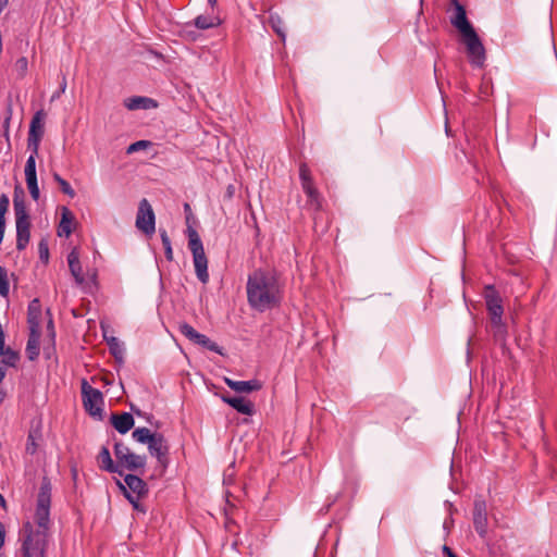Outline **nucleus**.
I'll list each match as a JSON object with an SVG mask.
<instances>
[{"label":"nucleus","mask_w":557,"mask_h":557,"mask_svg":"<svg viewBox=\"0 0 557 557\" xmlns=\"http://www.w3.org/2000/svg\"><path fill=\"white\" fill-rule=\"evenodd\" d=\"M51 483L45 476L41 481L37 496V506L35 511V525L27 521L21 530L22 557H46L47 541L50 528V505H51Z\"/></svg>","instance_id":"obj_1"},{"label":"nucleus","mask_w":557,"mask_h":557,"mask_svg":"<svg viewBox=\"0 0 557 557\" xmlns=\"http://www.w3.org/2000/svg\"><path fill=\"white\" fill-rule=\"evenodd\" d=\"M246 293L249 307L262 313L281 305L284 289L274 270L256 269L248 275Z\"/></svg>","instance_id":"obj_2"},{"label":"nucleus","mask_w":557,"mask_h":557,"mask_svg":"<svg viewBox=\"0 0 557 557\" xmlns=\"http://www.w3.org/2000/svg\"><path fill=\"white\" fill-rule=\"evenodd\" d=\"M13 208L16 226V248L22 251L30 239V219L24 200V191L20 186L14 189Z\"/></svg>","instance_id":"obj_3"},{"label":"nucleus","mask_w":557,"mask_h":557,"mask_svg":"<svg viewBox=\"0 0 557 557\" xmlns=\"http://www.w3.org/2000/svg\"><path fill=\"white\" fill-rule=\"evenodd\" d=\"M82 396L86 411L92 417H100L103 406L102 393L94 388L86 380H83Z\"/></svg>","instance_id":"obj_4"},{"label":"nucleus","mask_w":557,"mask_h":557,"mask_svg":"<svg viewBox=\"0 0 557 557\" xmlns=\"http://www.w3.org/2000/svg\"><path fill=\"white\" fill-rule=\"evenodd\" d=\"M462 38L471 64L476 67L483 66L486 58L485 48L475 30L473 29L470 33L462 35Z\"/></svg>","instance_id":"obj_5"},{"label":"nucleus","mask_w":557,"mask_h":557,"mask_svg":"<svg viewBox=\"0 0 557 557\" xmlns=\"http://www.w3.org/2000/svg\"><path fill=\"white\" fill-rule=\"evenodd\" d=\"M135 224L140 232L148 236H151L156 231L154 212L146 198L139 201Z\"/></svg>","instance_id":"obj_6"},{"label":"nucleus","mask_w":557,"mask_h":557,"mask_svg":"<svg viewBox=\"0 0 557 557\" xmlns=\"http://www.w3.org/2000/svg\"><path fill=\"white\" fill-rule=\"evenodd\" d=\"M472 522L478 535L485 541L488 533L487 505L486 502L481 497L474 499Z\"/></svg>","instance_id":"obj_7"},{"label":"nucleus","mask_w":557,"mask_h":557,"mask_svg":"<svg viewBox=\"0 0 557 557\" xmlns=\"http://www.w3.org/2000/svg\"><path fill=\"white\" fill-rule=\"evenodd\" d=\"M45 112L42 110L37 111L29 125L27 148L34 153H38L39 144L44 136V119Z\"/></svg>","instance_id":"obj_8"},{"label":"nucleus","mask_w":557,"mask_h":557,"mask_svg":"<svg viewBox=\"0 0 557 557\" xmlns=\"http://www.w3.org/2000/svg\"><path fill=\"white\" fill-rule=\"evenodd\" d=\"M180 332L188 338L190 342L207 348L210 351H214L216 354L222 355V350L220 346L212 342L208 336L197 332L190 324L182 323L180 324Z\"/></svg>","instance_id":"obj_9"},{"label":"nucleus","mask_w":557,"mask_h":557,"mask_svg":"<svg viewBox=\"0 0 557 557\" xmlns=\"http://www.w3.org/2000/svg\"><path fill=\"white\" fill-rule=\"evenodd\" d=\"M484 299L490 320L500 319L504 314L503 300L493 285H487L484 290Z\"/></svg>","instance_id":"obj_10"},{"label":"nucleus","mask_w":557,"mask_h":557,"mask_svg":"<svg viewBox=\"0 0 557 557\" xmlns=\"http://www.w3.org/2000/svg\"><path fill=\"white\" fill-rule=\"evenodd\" d=\"M151 456L156 457L162 467L168 465L169 445L162 433L154 432V436L147 444Z\"/></svg>","instance_id":"obj_11"},{"label":"nucleus","mask_w":557,"mask_h":557,"mask_svg":"<svg viewBox=\"0 0 557 557\" xmlns=\"http://www.w3.org/2000/svg\"><path fill=\"white\" fill-rule=\"evenodd\" d=\"M451 4L455 8V13L450 16V23L454 27H456L459 33L462 35L470 33L473 30V26L467 18L466 10L462 4L458 0H450Z\"/></svg>","instance_id":"obj_12"},{"label":"nucleus","mask_w":557,"mask_h":557,"mask_svg":"<svg viewBox=\"0 0 557 557\" xmlns=\"http://www.w3.org/2000/svg\"><path fill=\"white\" fill-rule=\"evenodd\" d=\"M221 399L242 414L251 416L255 412L253 404L242 396L222 395Z\"/></svg>","instance_id":"obj_13"},{"label":"nucleus","mask_w":557,"mask_h":557,"mask_svg":"<svg viewBox=\"0 0 557 557\" xmlns=\"http://www.w3.org/2000/svg\"><path fill=\"white\" fill-rule=\"evenodd\" d=\"M225 384L236 393H251L262 388V383L259 380L250 381H235L230 377H224Z\"/></svg>","instance_id":"obj_14"},{"label":"nucleus","mask_w":557,"mask_h":557,"mask_svg":"<svg viewBox=\"0 0 557 557\" xmlns=\"http://www.w3.org/2000/svg\"><path fill=\"white\" fill-rule=\"evenodd\" d=\"M221 23H222V20L215 13V9H210V12H207L206 14L198 15L194 20L193 25L198 29L206 30L209 28L216 27Z\"/></svg>","instance_id":"obj_15"},{"label":"nucleus","mask_w":557,"mask_h":557,"mask_svg":"<svg viewBox=\"0 0 557 557\" xmlns=\"http://www.w3.org/2000/svg\"><path fill=\"white\" fill-rule=\"evenodd\" d=\"M67 263L70 272L74 277L76 284L82 285L85 282V277L83 275L82 264L79 261V252L76 247H74L67 255Z\"/></svg>","instance_id":"obj_16"},{"label":"nucleus","mask_w":557,"mask_h":557,"mask_svg":"<svg viewBox=\"0 0 557 557\" xmlns=\"http://www.w3.org/2000/svg\"><path fill=\"white\" fill-rule=\"evenodd\" d=\"M124 485L127 491L138 496H146L148 494L147 483L135 474H126L124 476Z\"/></svg>","instance_id":"obj_17"},{"label":"nucleus","mask_w":557,"mask_h":557,"mask_svg":"<svg viewBox=\"0 0 557 557\" xmlns=\"http://www.w3.org/2000/svg\"><path fill=\"white\" fill-rule=\"evenodd\" d=\"M193 261H194V267H195V272H196L197 278L203 284L208 283V281H209L208 259H207L205 251L194 253Z\"/></svg>","instance_id":"obj_18"},{"label":"nucleus","mask_w":557,"mask_h":557,"mask_svg":"<svg viewBox=\"0 0 557 557\" xmlns=\"http://www.w3.org/2000/svg\"><path fill=\"white\" fill-rule=\"evenodd\" d=\"M110 420L113 428L121 434L127 433L134 426V418L129 412L112 414Z\"/></svg>","instance_id":"obj_19"},{"label":"nucleus","mask_w":557,"mask_h":557,"mask_svg":"<svg viewBox=\"0 0 557 557\" xmlns=\"http://www.w3.org/2000/svg\"><path fill=\"white\" fill-rule=\"evenodd\" d=\"M39 339H40V330L29 329V335H28V341L26 344L25 351H26L27 358L30 361L36 360L39 356V351H40Z\"/></svg>","instance_id":"obj_20"},{"label":"nucleus","mask_w":557,"mask_h":557,"mask_svg":"<svg viewBox=\"0 0 557 557\" xmlns=\"http://www.w3.org/2000/svg\"><path fill=\"white\" fill-rule=\"evenodd\" d=\"M97 459H98V465H99L100 469L108 471L110 473L122 474V471L119 470V465H115L113 462L108 447H106V446L101 447Z\"/></svg>","instance_id":"obj_21"},{"label":"nucleus","mask_w":557,"mask_h":557,"mask_svg":"<svg viewBox=\"0 0 557 557\" xmlns=\"http://www.w3.org/2000/svg\"><path fill=\"white\" fill-rule=\"evenodd\" d=\"M41 306L39 299H33L28 305L27 322L29 329L40 330Z\"/></svg>","instance_id":"obj_22"},{"label":"nucleus","mask_w":557,"mask_h":557,"mask_svg":"<svg viewBox=\"0 0 557 557\" xmlns=\"http://www.w3.org/2000/svg\"><path fill=\"white\" fill-rule=\"evenodd\" d=\"M117 465L126 468L129 471H137L139 469L145 468L146 456L137 455V454L131 451Z\"/></svg>","instance_id":"obj_23"},{"label":"nucleus","mask_w":557,"mask_h":557,"mask_svg":"<svg viewBox=\"0 0 557 557\" xmlns=\"http://www.w3.org/2000/svg\"><path fill=\"white\" fill-rule=\"evenodd\" d=\"M73 222H74V215H73L72 211L66 207H62L61 221L58 226V235L69 237L73 231L72 230Z\"/></svg>","instance_id":"obj_24"},{"label":"nucleus","mask_w":557,"mask_h":557,"mask_svg":"<svg viewBox=\"0 0 557 557\" xmlns=\"http://www.w3.org/2000/svg\"><path fill=\"white\" fill-rule=\"evenodd\" d=\"M103 337L107 342L110 354L115 358L116 361L122 363L125 357L124 345L115 336H107L106 334H103Z\"/></svg>","instance_id":"obj_25"},{"label":"nucleus","mask_w":557,"mask_h":557,"mask_svg":"<svg viewBox=\"0 0 557 557\" xmlns=\"http://www.w3.org/2000/svg\"><path fill=\"white\" fill-rule=\"evenodd\" d=\"M302 190L308 198L307 203L315 211L321 210L322 198L314 184H305V186H302Z\"/></svg>","instance_id":"obj_26"},{"label":"nucleus","mask_w":557,"mask_h":557,"mask_svg":"<svg viewBox=\"0 0 557 557\" xmlns=\"http://www.w3.org/2000/svg\"><path fill=\"white\" fill-rule=\"evenodd\" d=\"M125 107L128 110L150 109L157 107V103L151 98L135 96L125 100Z\"/></svg>","instance_id":"obj_27"},{"label":"nucleus","mask_w":557,"mask_h":557,"mask_svg":"<svg viewBox=\"0 0 557 557\" xmlns=\"http://www.w3.org/2000/svg\"><path fill=\"white\" fill-rule=\"evenodd\" d=\"M188 234V248L191 251V253H198L205 251L203 245L201 242V238L198 234V232L193 228L191 226H188L187 228Z\"/></svg>","instance_id":"obj_28"},{"label":"nucleus","mask_w":557,"mask_h":557,"mask_svg":"<svg viewBox=\"0 0 557 557\" xmlns=\"http://www.w3.org/2000/svg\"><path fill=\"white\" fill-rule=\"evenodd\" d=\"M491 322V332L496 342H503L507 335V327L503 322V318L490 320Z\"/></svg>","instance_id":"obj_29"},{"label":"nucleus","mask_w":557,"mask_h":557,"mask_svg":"<svg viewBox=\"0 0 557 557\" xmlns=\"http://www.w3.org/2000/svg\"><path fill=\"white\" fill-rule=\"evenodd\" d=\"M153 436L154 433L147 428H137L132 433V437L140 444H148Z\"/></svg>","instance_id":"obj_30"},{"label":"nucleus","mask_w":557,"mask_h":557,"mask_svg":"<svg viewBox=\"0 0 557 557\" xmlns=\"http://www.w3.org/2000/svg\"><path fill=\"white\" fill-rule=\"evenodd\" d=\"M41 437V434L38 430H32L27 436L26 443V453L29 455H35L38 449L37 441Z\"/></svg>","instance_id":"obj_31"},{"label":"nucleus","mask_w":557,"mask_h":557,"mask_svg":"<svg viewBox=\"0 0 557 557\" xmlns=\"http://www.w3.org/2000/svg\"><path fill=\"white\" fill-rule=\"evenodd\" d=\"M37 154L38 153H34L32 151L30 156L26 160L25 170H24L26 181L37 178V174H36V156Z\"/></svg>","instance_id":"obj_32"},{"label":"nucleus","mask_w":557,"mask_h":557,"mask_svg":"<svg viewBox=\"0 0 557 557\" xmlns=\"http://www.w3.org/2000/svg\"><path fill=\"white\" fill-rule=\"evenodd\" d=\"M269 23L272 27V29L281 37V39L285 40V26L284 22L278 15H271L269 18Z\"/></svg>","instance_id":"obj_33"},{"label":"nucleus","mask_w":557,"mask_h":557,"mask_svg":"<svg viewBox=\"0 0 557 557\" xmlns=\"http://www.w3.org/2000/svg\"><path fill=\"white\" fill-rule=\"evenodd\" d=\"M0 356H3V359L0 362L10 367H14L20 358L18 354L12 350L10 347H4L3 352Z\"/></svg>","instance_id":"obj_34"},{"label":"nucleus","mask_w":557,"mask_h":557,"mask_svg":"<svg viewBox=\"0 0 557 557\" xmlns=\"http://www.w3.org/2000/svg\"><path fill=\"white\" fill-rule=\"evenodd\" d=\"M10 292V284L8 280V272L0 265V295L7 297Z\"/></svg>","instance_id":"obj_35"},{"label":"nucleus","mask_w":557,"mask_h":557,"mask_svg":"<svg viewBox=\"0 0 557 557\" xmlns=\"http://www.w3.org/2000/svg\"><path fill=\"white\" fill-rule=\"evenodd\" d=\"M132 450L124 445L122 442H116L114 444V455L117 460V463L123 460V458L128 455Z\"/></svg>","instance_id":"obj_36"},{"label":"nucleus","mask_w":557,"mask_h":557,"mask_svg":"<svg viewBox=\"0 0 557 557\" xmlns=\"http://www.w3.org/2000/svg\"><path fill=\"white\" fill-rule=\"evenodd\" d=\"M299 177L301 181V187L305 186V184H313L310 170L306 164H300L299 166Z\"/></svg>","instance_id":"obj_37"},{"label":"nucleus","mask_w":557,"mask_h":557,"mask_svg":"<svg viewBox=\"0 0 557 557\" xmlns=\"http://www.w3.org/2000/svg\"><path fill=\"white\" fill-rule=\"evenodd\" d=\"M117 485L121 488V491L123 492L126 499L133 505V507L135 506V504L140 503L139 500L144 496H138V495L132 494L131 492L127 491L126 486L120 481H117Z\"/></svg>","instance_id":"obj_38"},{"label":"nucleus","mask_w":557,"mask_h":557,"mask_svg":"<svg viewBox=\"0 0 557 557\" xmlns=\"http://www.w3.org/2000/svg\"><path fill=\"white\" fill-rule=\"evenodd\" d=\"M117 485L121 488V491L123 492L126 499L133 505V507L135 506V504L140 503L139 500L144 496H138V495L132 494L131 492L127 491L126 486L120 481H117Z\"/></svg>","instance_id":"obj_39"},{"label":"nucleus","mask_w":557,"mask_h":557,"mask_svg":"<svg viewBox=\"0 0 557 557\" xmlns=\"http://www.w3.org/2000/svg\"><path fill=\"white\" fill-rule=\"evenodd\" d=\"M150 145H151V143L149 140H138V141H135V143L131 144L127 147L126 153L127 154H132V153L137 152L139 150L148 148Z\"/></svg>","instance_id":"obj_40"},{"label":"nucleus","mask_w":557,"mask_h":557,"mask_svg":"<svg viewBox=\"0 0 557 557\" xmlns=\"http://www.w3.org/2000/svg\"><path fill=\"white\" fill-rule=\"evenodd\" d=\"M39 258L44 262H48L49 259V247L46 240H40L38 244Z\"/></svg>","instance_id":"obj_41"},{"label":"nucleus","mask_w":557,"mask_h":557,"mask_svg":"<svg viewBox=\"0 0 557 557\" xmlns=\"http://www.w3.org/2000/svg\"><path fill=\"white\" fill-rule=\"evenodd\" d=\"M27 59L25 57L18 58L15 62V70L18 72V75L23 77L27 71Z\"/></svg>","instance_id":"obj_42"},{"label":"nucleus","mask_w":557,"mask_h":557,"mask_svg":"<svg viewBox=\"0 0 557 557\" xmlns=\"http://www.w3.org/2000/svg\"><path fill=\"white\" fill-rule=\"evenodd\" d=\"M10 200L5 194L0 196V218L5 219V213L9 209Z\"/></svg>","instance_id":"obj_43"},{"label":"nucleus","mask_w":557,"mask_h":557,"mask_svg":"<svg viewBox=\"0 0 557 557\" xmlns=\"http://www.w3.org/2000/svg\"><path fill=\"white\" fill-rule=\"evenodd\" d=\"M60 188L62 190L63 194L67 195L69 197L71 198H74L75 197V191L74 189L71 187V185L69 184L67 181H63V182H60Z\"/></svg>","instance_id":"obj_44"},{"label":"nucleus","mask_w":557,"mask_h":557,"mask_svg":"<svg viewBox=\"0 0 557 557\" xmlns=\"http://www.w3.org/2000/svg\"><path fill=\"white\" fill-rule=\"evenodd\" d=\"M11 116H12V107H11V104H9L8 106V114H7V116L4 119V123H3L4 134L8 139H9V127H10Z\"/></svg>","instance_id":"obj_45"},{"label":"nucleus","mask_w":557,"mask_h":557,"mask_svg":"<svg viewBox=\"0 0 557 557\" xmlns=\"http://www.w3.org/2000/svg\"><path fill=\"white\" fill-rule=\"evenodd\" d=\"M159 232H160V237H161L164 250L166 249V247H172L171 239H170L166 231L160 228Z\"/></svg>","instance_id":"obj_46"},{"label":"nucleus","mask_w":557,"mask_h":557,"mask_svg":"<svg viewBox=\"0 0 557 557\" xmlns=\"http://www.w3.org/2000/svg\"><path fill=\"white\" fill-rule=\"evenodd\" d=\"M443 553L447 557H458L448 546H443Z\"/></svg>","instance_id":"obj_47"},{"label":"nucleus","mask_w":557,"mask_h":557,"mask_svg":"<svg viewBox=\"0 0 557 557\" xmlns=\"http://www.w3.org/2000/svg\"><path fill=\"white\" fill-rule=\"evenodd\" d=\"M29 194H30L32 198L35 201H37L39 199V196H40L39 187H36L35 189H29Z\"/></svg>","instance_id":"obj_48"},{"label":"nucleus","mask_w":557,"mask_h":557,"mask_svg":"<svg viewBox=\"0 0 557 557\" xmlns=\"http://www.w3.org/2000/svg\"><path fill=\"white\" fill-rule=\"evenodd\" d=\"M48 332L52 339H54V329H53V321L50 319L47 324Z\"/></svg>","instance_id":"obj_49"},{"label":"nucleus","mask_w":557,"mask_h":557,"mask_svg":"<svg viewBox=\"0 0 557 557\" xmlns=\"http://www.w3.org/2000/svg\"><path fill=\"white\" fill-rule=\"evenodd\" d=\"M4 536H5V531H4V527L3 524L0 522V548L3 546L4 544Z\"/></svg>","instance_id":"obj_50"},{"label":"nucleus","mask_w":557,"mask_h":557,"mask_svg":"<svg viewBox=\"0 0 557 557\" xmlns=\"http://www.w3.org/2000/svg\"><path fill=\"white\" fill-rule=\"evenodd\" d=\"M26 184H27L28 190L29 189H35L36 187H38L37 178L30 180V181H26Z\"/></svg>","instance_id":"obj_51"},{"label":"nucleus","mask_w":557,"mask_h":557,"mask_svg":"<svg viewBox=\"0 0 557 557\" xmlns=\"http://www.w3.org/2000/svg\"><path fill=\"white\" fill-rule=\"evenodd\" d=\"M164 253H165V258H166L169 261H172V260H173V250H172V247H166V249L164 250Z\"/></svg>","instance_id":"obj_52"},{"label":"nucleus","mask_w":557,"mask_h":557,"mask_svg":"<svg viewBox=\"0 0 557 557\" xmlns=\"http://www.w3.org/2000/svg\"><path fill=\"white\" fill-rule=\"evenodd\" d=\"M190 26H191V24H190V23H187V24L185 25V33H186V34H188L193 39H195V38H196V34H195V32H194V30H189V27H190Z\"/></svg>","instance_id":"obj_53"},{"label":"nucleus","mask_w":557,"mask_h":557,"mask_svg":"<svg viewBox=\"0 0 557 557\" xmlns=\"http://www.w3.org/2000/svg\"><path fill=\"white\" fill-rule=\"evenodd\" d=\"M5 376V368H4V364L2 362H0V383L3 381Z\"/></svg>","instance_id":"obj_54"},{"label":"nucleus","mask_w":557,"mask_h":557,"mask_svg":"<svg viewBox=\"0 0 557 557\" xmlns=\"http://www.w3.org/2000/svg\"><path fill=\"white\" fill-rule=\"evenodd\" d=\"M134 509L137 510V511H140V512H144V513L146 512L145 506H143L140 503L139 504H135Z\"/></svg>","instance_id":"obj_55"},{"label":"nucleus","mask_w":557,"mask_h":557,"mask_svg":"<svg viewBox=\"0 0 557 557\" xmlns=\"http://www.w3.org/2000/svg\"><path fill=\"white\" fill-rule=\"evenodd\" d=\"M9 4V0H0V14L4 10V8Z\"/></svg>","instance_id":"obj_56"},{"label":"nucleus","mask_w":557,"mask_h":557,"mask_svg":"<svg viewBox=\"0 0 557 557\" xmlns=\"http://www.w3.org/2000/svg\"><path fill=\"white\" fill-rule=\"evenodd\" d=\"M53 180L60 185V182H63L64 178H62L58 173H53Z\"/></svg>","instance_id":"obj_57"},{"label":"nucleus","mask_w":557,"mask_h":557,"mask_svg":"<svg viewBox=\"0 0 557 557\" xmlns=\"http://www.w3.org/2000/svg\"><path fill=\"white\" fill-rule=\"evenodd\" d=\"M210 9H215L218 4V0H208Z\"/></svg>","instance_id":"obj_58"},{"label":"nucleus","mask_w":557,"mask_h":557,"mask_svg":"<svg viewBox=\"0 0 557 557\" xmlns=\"http://www.w3.org/2000/svg\"><path fill=\"white\" fill-rule=\"evenodd\" d=\"M66 88V81L63 78V82L60 85V92H64Z\"/></svg>","instance_id":"obj_59"},{"label":"nucleus","mask_w":557,"mask_h":557,"mask_svg":"<svg viewBox=\"0 0 557 557\" xmlns=\"http://www.w3.org/2000/svg\"><path fill=\"white\" fill-rule=\"evenodd\" d=\"M450 525H451V521H448V520H445L443 523V527L445 530H449Z\"/></svg>","instance_id":"obj_60"},{"label":"nucleus","mask_w":557,"mask_h":557,"mask_svg":"<svg viewBox=\"0 0 557 557\" xmlns=\"http://www.w3.org/2000/svg\"><path fill=\"white\" fill-rule=\"evenodd\" d=\"M132 411L137 416H141V411L139 409H135L134 406H132Z\"/></svg>","instance_id":"obj_61"},{"label":"nucleus","mask_w":557,"mask_h":557,"mask_svg":"<svg viewBox=\"0 0 557 557\" xmlns=\"http://www.w3.org/2000/svg\"><path fill=\"white\" fill-rule=\"evenodd\" d=\"M4 397H5V393L0 389V404L4 400Z\"/></svg>","instance_id":"obj_62"},{"label":"nucleus","mask_w":557,"mask_h":557,"mask_svg":"<svg viewBox=\"0 0 557 557\" xmlns=\"http://www.w3.org/2000/svg\"><path fill=\"white\" fill-rule=\"evenodd\" d=\"M0 506H2V507L5 506V499L1 494H0Z\"/></svg>","instance_id":"obj_63"},{"label":"nucleus","mask_w":557,"mask_h":557,"mask_svg":"<svg viewBox=\"0 0 557 557\" xmlns=\"http://www.w3.org/2000/svg\"><path fill=\"white\" fill-rule=\"evenodd\" d=\"M60 96V92H55L53 96H52V100H54L55 98H58Z\"/></svg>","instance_id":"obj_64"}]
</instances>
